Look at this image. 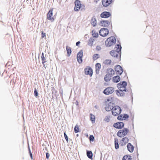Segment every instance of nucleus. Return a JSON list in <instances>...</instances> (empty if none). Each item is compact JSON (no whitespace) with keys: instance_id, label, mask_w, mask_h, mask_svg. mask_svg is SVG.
<instances>
[{"instance_id":"ea45409f","label":"nucleus","mask_w":160,"mask_h":160,"mask_svg":"<svg viewBox=\"0 0 160 160\" xmlns=\"http://www.w3.org/2000/svg\"><path fill=\"white\" fill-rule=\"evenodd\" d=\"M89 139L90 141H93V140L94 139V137L92 135H90V136Z\"/></svg>"},{"instance_id":"5701e85b","label":"nucleus","mask_w":160,"mask_h":160,"mask_svg":"<svg viewBox=\"0 0 160 160\" xmlns=\"http://www.w3.org/2000/svg\"><path fill=\"white\" fill-rule=\"evenodd\" d=\"M111 76L110 74H107L105 75L104 79L106 82H109L111 79Z\"/></svg>"},{"instance_id":"0eeeda50","label":"nucleus","mask_w":160,"mask_h":160,"mask_svg":"<svg viewBox=\"0 0 160 160\" xmlns=\"http://www.w3.org/2000/svg\"><path fill=\"white\" fill-rule=\"evenodd\" d=\"M121 108L118 106H114L112 109V113L114 116L119 115L121 112Z\"/></svg>"},{"instance_id":"58836bf2","label":"nucleus","mask_w":160,"mask_h":160,"mask_svg":"<svg viewBox=\"0 0 160 160\" xmlns=\"http://www.w3.org/2000/svg\"><path fill=\"white\" fill-rule=\"evenodd\" d=\"M123 117L124 118L123 120H125L128 118V116L127 114H123Z\"/></svg>"},{"instance_id":"f704fd0d","label":"nucleus","mask_w":160,"mask_h":160,"mask_svg":"<svg viewBox=\"0 0 160 160\" xmlns=\"http://www.w3.org/2000/svg\"><path fill=\"white\" fill-rule=\"evenodd\" d=\"M83 56V51L82 50H80L78 53L77 57L82 58Z\"/></svg>"},{"instance_id":"de8ad7c7","label":"nucleus","mask_w":160,"mask_h":160,"mask_svg":"<svg viewBox=\"0 0 160 160\" xmlns=\"http://www.w3.org/2000/svg\"><path fill=\"white\" fill-rule=\"evenodd\" d=\"M80 43V41L76 43V45L77 46H78Z\"/></svg>"},{"instance_id":"393cba45","label":"nucleus","mask_w":160,"mask_h":160,"mask_svg":"<svg viewBox=\"0 0 160 160\" xmlns=\"http://www.w3.org/2000/svg\"><path fill=\"white\" fill-rule=\"evenodd\" d=\"M66 49L67 52L68 56L69 57L71 53V48L70 47L67 46L66 47Z\"/></svg>"},{"instance_id":"9b49d317","label":"nucleus","mask_w":160,"mask_h":160,"mask_svg":"<svg viewBox=\"0 0 160 160\" xmlns=\"http://www.w3.org/2000/svg\"><path fill=\"white\" fill-rule=\"evenodd\" d=\"M115 70L116 74L118 75H121L123 72L122 68L119 65H117L115 66Z\"/></svg>"},{"instance_id":"aec40b11","label":"nucleus","mask_w":160,"mask_h":160,"mask_svg":"<svg viewBox=\"0 0 160 160\" xmlns=\"http://www.w3.org/2000/svg\"><path fill=\"white\" fill-rule=\"evenodd\" d=\"M124 90H116V94L118 96H123L125 95V93L123 92Z\"/></svg>"},{"instance_id":"8fccbe9b","label":"nucleus","mask_w":160,"mask_h":160,"mask_svg":"<svg viewBox=\"0 0 160 160\" xmlns=\"http://www.w3.org/2000/svg\"><path fill=\"white\" fill-rule=\"evenodd\" d=\"M110 70H111L112 71H113V72H114V71L112 69H110Z\"/></svg>"},{"instance_id":"f03ea898","label":"nucleus","mask_w":160,"mask_h":160,"mask_svg":"<svg viewBox=\"0 0 160 160\" xmlns=\"http://www.w3.org/2000/svg\"><path fill=\"white\" fill-rule=\"evenodd\" d=\"M75 6L74 7V10L76 12L79 11H84L85 9V5L82 3L81 1L79 0H76L74 2Z\"/></svg>"},{"instance_id":"a878e982","label":"nucleus","mask_w":160,"mask_h":160,"mask_svg":"<svg viewBox=\"0 0 160 160\" xmlns=\"http://www.w3.org/2000/svg\"><path fill=\"white\" fill-rule=\"evenodd\" d=\"M92 34L93 37L95 38H98V32H97L95 30H92Z\"/></svg>"},{"instance_id":"9d476101","label":"nucleus","mask_w":160,"mask_h":160,"mask_svg":"<svg viewBox=\"0 0 160 160\" xmlns=\"http://www.w3.org/2000/svg\"><path fill=\"white\" fill-rule=\"evenodd\" d=\"M99 33L101 36L102 37H105L108 34L109 31L108 29L102 28L100 30Z\"/></svg>"},{"instance_id":"4c0bfd02","label":"nucleus","mask_w":160,"mask_h":160,"mask_svg":"<svg viewBox=\"0 0 160 160\" xmlns=\"http://www.w3.org/2000/svg\"><path fill=\"white\" fill-rule=\"evenodd\" d=\"M123 114H121V115L119 116L118 117V119L119 120H123L124 118H123Z\"/></svg>"},{"instance_id":"a19ab883","label":"nucleus","mask_w":160,"mask_h":160,"mask_svg":"<svg viewBox=\"0 0 160 160\" xmlns=\"http://www.w3.org/2000/svg\"><path fill=\"white\" fill-rule=\"evenodd\" d=\"M34 94L35 97H37L38 95V91L36 89H35L34 91Z\"/></svg>"},{"instance_id":"7c9ffc66","label":"nucleus","mask_w":160,"mask_h":160,"mask_svg":"<svg viewBox=\"0 0 160 160\" xmlns=\"http://www.w3.org/2000/svg\"><path fill=\"white\" fill-rule=\"evenodd\" d=\"M111 60L110 59H106L104 62V63L106 65H110L111 62Z\"/></svg>"},{"instance_id":"c03bdc74","label":"nucleus","mask_w":160,"mask_h":160,"mask_svg":"<svg viewBox=\"0 0 160 160\" xmlns=\"http://www.w3.org/2000/svg\"><path fill=\"white\" fill-rule=\"evenodd\" d=\"M46 37V33H44L42 31V37L43 38Z\"/></svg>"},{"instance_id":"20e7f679","label":"nucleus","mask_w":160,"mask_h":160,"mask_svg":"<svg viewBox=\"0 0 160 160\" xmlns=\"http://www.w3.org/2000/svg\"><path fill=\"white\" fill-rule=\"evenodd\" d=\"M116 39L114 37L112 36L107 38L105 42V45L109 47L114 45L116 43Z\"/></svg>"},{"instance_id":"e433bc0d","label":"nucleus","mask_w":160,"mask_h":160,"mask_svg":"<svg viewBox=\"0 0 160 160\" xmlns=\"http://www.w3.org/2000/svg\"><path fill=\"white\" fill-rule=\"evenodd\" d=\"M77 59L78 62L79 63H81L82 62V58H80V57H77Z\"/></svg>"},{"instance_id":"dca6fc26","label":"nucleus","mask_w":160,"mask_h":160,"mask_svg":"<svg viewBox=\"0 0 160 160\" xmlns=\"http://www.w3.org/2000/svg\"><path fill=\"white\" fill-rule=\"evenodd\" d=\"M111 16V14L109 12H104L101 13L100 16L102 18H106L109 17Z\"/></svg>"},{"instance_id":"473e14b6","label":"nucleus","mask_w":160,"mask_h":160,"mask_svg":"<svg viewBox=\"0 0 160 160\" xmlns=\"http://www.w3.org/2000/svg\"><path fill=\"white\" fill-rule=\"evenodd\" d=\"M90 120L92 123H94L95 122V116L92 114H90Z\"/></svg>"},{"instance_id":"09e8293b","label":"nucleus","mask_w":160,"mask_h":160,"mask_svg":"<svg viewBox=\"0 0 160 160\" xmlns=\"http://www.w3.org/2000/svg\"><path fill=\"white\" fill-rule=\"evenodd\" d=\"M100 1V0H94V2H95V3H97L99 1Z\"/></svg>"},{"instance_id":"f257e3e1","label":"nucleus","mask_w":160,"mask_h":160,"mask_svg":"<svg viewBox=\"0 0 160 160\" xmlns=\"http://www.w3.org/2000/svg\"><path fill=\"white\" fill-rule=\"evenodd\" d=\"M121 45L118 44L114 48V50L111 51L110 53L111 56L115 58H119L121 56Z\"/></svg>"},{"instance_id":"72a5a7b5","label":"nucleus","mask_w":160,"mask_h":160,"mask_svg":"<svg viewBox=\"0 0 160 160\" xmlns=\"http://www.w3.org/2000/svg\"><path fill=\"white\" fill-rule=\"evenodd\" d=\"M79 128V126L78 125H76L74 128V132L76 133L80 132Z\"/></svg>"},{"instance_id":"412c9836","label":"nucleus","mask_w":160,"mask_h":160,"mask_svg":"<svg viewBox=\"0 0 160 160\" xmlns=\"http://www.w3.org/2000/svg\"><path fill=\"white\" fill-rule=\"evenodd\" d=\"M101 68V65L99 63H97L95 65L96 72L97 74H98Z\"/></svg>"},{"instance_id":"a211bd4d","label":"nucleus","mask_w":160,"mask_h":160,"mask_svg":"<svg viewBox=\"0 0 160 160\" xmlns=\"http://www.w3.org/2000/svg\"><path fill=\"white\" fill-rule=\"evenodd\" d=\"M110 22L108 21H102L101 22L100 24L102 26L108 27L110 24Z\"/></svg>"},{"instance_id":"6e6552de","label":"nucleus","mask_w":160,"mask_h":160,"mask_svg":"<svg viewBox=\"0 0 160 160\" xmlns=\"http://www.w3.org/2000/svg\"><path fill=\"white\" fill-rule=\"evenodd\" d=\"M127 85V82L125 81H124L120 82V83L118 84L117 87L119 90H124V91H126Z\"/></svg>"},{"instance_id":"c85d7f7f","label":"nucleus","mask_w":160,"mask_h":160,"mask_svg":"<svg viewBox=\"0 0 160 160\" xmlns=\"http://www.w3.org/2000/svg\"><path fill=\"white\" fill-rule=\"evenodd\" d=\"M100 58V55L98 54H95L92 56V59L94 61H95Z\"/></svg>"},{"instance_id":"b1692460","label":"nucleus","mask_w":160,"mask_h":160,"mask_svg":"<svg viewBox=\"0 0 160 160\" xmlns=\"http://www.w3.org/2000/svg\"><path fill=\"white\" fill-rule=\"evenodd\" d=\"M120 80V77L118 76H116L113 78V81L114 82H118Z\"/></svg>"},{"instance_id":"f8f14e48","label":"nucleus","mask_w":160,"mask_h":160,"mask_svg":"<svg viewBox=\"0 0 160 160\" xmlns=\"http://www.w3.org/2000/svg\"><path fill=\"white\" fill-rule=\"evenodd\" d=\"M84 72L85 74L89 75L90 77L92 76V70L90 67H87L84 69Z\"/></svg>"},{"instance_id":"bb28decb","label":"nucleus","mask_w":160,"mask_h":160,"mask_svg":"<svg viewBox=\"0 0 160 160\" xmlns=\"http://www.w3.org/2000/svg\"><path fill=\"white\" fill-rule=\"evenodd\" d=\"M91 23L93 26H95L97 25V21L95 18H92L91 21Z\"/></svg>"},{"instance_id":"79ce46f5","label":"nucleus","mask_w":160,"mask_h":160,"mask_svg":"<svg viewBox=\"0 0 160 160\" xmlns=\"http://www.w3.org/2000/svg\"><path fill=\"white\" fill-rule=\"evenodd\" d=\"M64 136L66 140L67 141V142H68V138L67 135L65 132H64Z\"/></svg>"},{"instance_id":"39448f33","label":"nucleus","mask_w":160,"mask_h":160,"mask_svg":"<svg viewBox=\"0 0 160 160\" xmlns=\"http://www.w3.org/2000/svg\"><path fill=\"white\" fill-rule=\"evenodd\" d=\"M53 8L51 9L48 12L47 15V18L51 22H53L56 18L55 15H53Z\"/></svg>"},{"instance_id":"423d86ee","label":"nucleus","mask_w":160,"mask_h":160,"mask_svg":"<svg viewBox=\"0 0 160 160\" xmlns=\"http://www.w3.org/2000/svg\"><path fill=\"white\" fill-rule=\"evenodd\" d=\"M129 132V130L124 128L119 130L117 133V135L119 137L122 138L126 136Z\"/></svg>"},{"instance_id":"7ed1b4c3","label":"nucleus","mask_w":160,"mask_h":160,"mask_svg":"<svg viewBox=\"0 0 160 160\" xmlns=\"http://www.w3.org/2000/svg\"><path fill=\"white\" fill-rule=\"evenodd\" d=\"M104 103L105 105V108L106 111H110L112 110L114 105V103L112 102V98H108L106 99Z\"/></svg>"},{"instance_id":"4be33fe9","label":"nucleus","mask_w":160,"mask_h":160,"mask_svg":"<svg viewBox=\"0 0 160 160\" xmlns=\"http://www.w3.org/2000/svg\"><path fill=\"white\" fill-rule=\"evenodd\" d=\"M95 41L93 38H91L88 40V45L91 47L93 45V42Z\"/></svg>"},{"instance_id":"ddd939ff","label":"nucleus","mask_w":160,"mask_h":160,"mask_svg":"<svg viewBox=\"0 0 160 160\" xmlns=\"http://www.w3.org/2000/svg\"><path fill=\"white\" fill-rule=\"evenodd\" d=\"M128 141L129 139L128 138L126 137H124L120 141V145L122 146H124L128 143Z\"/></svg>"},{"instance_id":"37998d69","label":"nucleus","mask_w":160,"mask_h":160,"mask_svg":"<svg viewBox=\"0 0 160 160\" xmlns=\"http://www.w3.org/2000/svg\"><path fill=\"white\" fill-rule=\"evenodd\" d=\"M101 49V47L100 46H97L96 48V49L97 51H100Z\"/></svg>"},{"instance_id":"c9c22d12","label":"nucleus","mask_w":160,"mask_h":160,"mask_svg":"<svg viewBox=\"0 0 160 160\" xmlns=\"http://www.w3.org/2000/svg\"><path fill=\"white\" fill-rule=\"evenodd\" d=\"M110 117L109 116H107L104 118V121L106 122H108L110 120Z\"/></svg>"},{"instance_id":"2eb2a0df","label":"nucleus","mask_w":160,"mask_h":160,"mask_svg":"<svg viewBox=\"0 0 160 160\" xmlns=\"http://www.w3.org/2000/svg\"><path fill=\"white\" fill-rule=\"evenodd\" d=\"M112 1V0H102V4L103 6L107 7L111 3Z\"/></svg>"},{"instance_id":"f3484780","label":"nucleus","mask_w":160,"mask_h":160,"mask_svg":"<svg viewBox=\"0 0 160 160\" xmlns=\"http://www.w3.org/2000/svg\"><path fill=\"white\" fill-rule=\"evenodd\" d=\"M46 55L45 57L44 56V53H42V54L41 58L42 60V63L43 64V67L46 69L47 66H46L45 63L47 62L46 58Z\"/></svg>"},{"instance_id":"1a4fd4ad","label":"nucleus","mask_w":160,"mask_h":160,"mask_svg":"<svg viewBox=\"0 0 160 160\" xmlns=\"http://www.w3.org/2000/svg\"><path fill=\"white\" fill-rule=\"evenodd\" d=\"M114 91V88L112 87H108L103 91V92L105 95H109L112 93Z\"/></svg>"},{"instance_id":"49530a36","label":"nucleus","mask_w":160,"mask_h":160,"mask_svg":"<svg viewBox=\"0 0 160 160\" xmlns=\"http://www.w3.org/2000/svg\"><path fill=\"white\" fill-rule=\"evenodd\" d=\"M49 156H50V155H49V154L48 152H47L46 153V158L47 159H48L49 158Z\"/></svg>"},{"instance_id":"4468645a","label":"nucleus","mask_w":160,"mask_h":160,"mask_svg":"<svg viewBox=\"0 0 160 160\" xmlns=\"http://www.w3.org/2000/svg\"><path fill=\"white\" fill-rule=\"evenodd\" d=\"M124 126V123L122 122H118L113 124V127L118 129H121Z\"/></svg>"},{"instance_id":"a18cd8bd","label":"nucleus","mask_w":160,"mask_h":160,"mask_svg":"<svg viewBox=\"0 0 160 160\" xmlns=\"http://www.w3.org/2000/svg\"><path fill=\"white\" fill-rule=\"evenodd\" d=\"M29 153H30V157H31V159H33V158H32V155L30 150V149H29Z\"/></svg>"},{"instance_id":"cd10ccee","label":"nucleus","mask_w":160,"mask_h":160,"mask_svg":"<svg viewBox=\"0 0 160 160\" xmlns=\"http://www.w3.org/2000/svg\"><path fill=\"white\" fill-rule=\"evenodd\" d=\"M87 156L90 159H92V153L91 151H87Z\"/></svg>"},{"instance_id":"6ab92c4d","label":"nucleus","mask_w":160,"mask_h":160,"mask_svg":"<svg viewBox=\"0 0 160 160\" xmlns=\"http://www.w3.org/2000/svg\"><path fill=\"white\" fill-rule=\"evenodd\" d=\"M127 147L128 150L131 152H133L134 150V147L130 143H128Z\"/></svg>"},{"instance_id":"c756f323","label":"nucleus","mask_w":160,"mask_h":160,"mask_svg":"<svg viewBox=\"0 0 160 160\" xmlns=\"http://www.w3.org/2000/svg\"><path fill=\"white\" fill-rule=\"evenodd\" d=\"M131 156L129 155H125L123 158L122 160H130Z\"/></svg>"},{"instance_id":"2f4dec72","label":"nucleus","mask_w":160,"mask_h":160,"mask_svg":"<svg viewBox=\"0 0 160 160\" xmlns=\"http://www.w3.org/2000/svg\"><path fill=\"white\" fill-rule=\"evenodd\" d=\"M115 147L116 149H118L119 147L118 140L117 139H115Z\"/></svg>"}]
</instances>
